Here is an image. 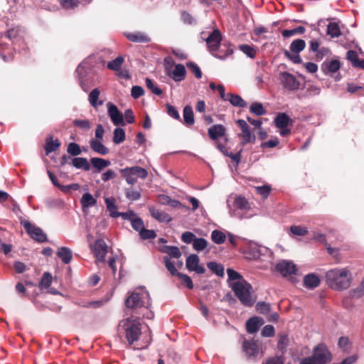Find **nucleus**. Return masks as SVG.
<instances>
[{"label":"nucleus","mask_w":364,"mask_h":364,"mask_svg":"<svg viewBox=\"0 0 364 364\" xmlns=\"http://www.w3.org/2000/svg\"><path fill=\"white\" fill-rule=\"evenodd\" d=\"M117 333L124 336L129 345L138 341L141 334V323L137 316H131L119 321Z\"/></svg>","instance_id":"f257e3e1"},{"label":"nucleus","mask_w":364,"mask_h":364,"mask_svg":"<svg viewBox=\"0 0 364 364\" xmlns=\"http://www.w3.org/2000/svg\"><path fill=\"white\" fill-rule=\"evenodd\" d=\"M351 272L348 268H334L326 273V284L335 290H343L350 285Z\"/></svg>","instance_id":"f03ea898"},{"label":"nucleus","mask_w":364,"mask_h":364,"mask_svg":"<svg viewBox=\"0 0 364 364\" xmlns=\"http://www.w3.org/2000/svg\"><path fill=\"white\" fill-rule=\"evenodd\" d=\"M149 292L144 288L135 289L126 299L127 308L132 309L136 313L141 309H148L151 306Z\"/></svg>","instance_id":"7ed1b4c3"},{"label":"nucleus","mask_w":364,"mask_h":364,"mask_svg":"<svg viewBox=\"0 0 364 364\" xmlns=\"http://www.w3.org/2000/svg\"><path fill=\"white\" fill-rule=\"evenodd\" d=\"M230 287L242 304L253 305L255 299L252 296V286L245 279L231 282Z\"/></svg>","instance_id":"20e7f679"},{"label":"nucleus","mask_w":364,"mask_h":364,"mask_svg":"<svg viewBox=\"0 0 364 364\" xmlns=\"http://www.w3.org/2000/svg\"><path fill=\"white\" fill-rule=\"evenodd\" d=\"M209 52L215 58L221 60L225 59L233 53V48H228L225 54L216 53L221 46L222 34L218 29L213 31L205 39Z\"/></svg>","instance_id":"39448f33"},{"label":"nucleus","mask_w":364,"mask_h":364,"mask_svg":"<svg viewBox=\"0 0 364 364\" xmlns=\"http://www.w3.org/2000/svg\"><path fill=\"white\" fill-rule=\"evenodd\" d=\"M331 359V355L326 346L319 344L314 349L311 356L302 359L300 364H326Z\"/></svg>","instance_id":"423d86ee"},{"label":"nucleus","mask_w":364,"mask_h":364,"mask_svg":"<svg viewBox=\"0 0 364 364\" xmlns=\"http://www.w3.org/2000/svg\"><path fill=\"white\" fill-rule=\"evenodd\" d=\"M119 172L122 176L125 178L126 182L129 185H134L138 178L144 179L148 176V171L145 168L138 166L122 168L119 170Z\"/></svg>","instance_id":"0eeeda50"},{"label":"nucleus","mask_w":364,"mask_h":364,"mask_svg":"<svg viewBox=\"0 0 364 364\" xmlns=\"http://www.w3.org/2000/svg\"><path fill=\"white\" fill-rule=\"evenodd\" d=\"M245 257L248 259H257L260 256L269 254L271 255L272 252L269 249L264 246H259L256 242L252 241L248 242L247 246L243 252Z\"/></svg>","instance_id":"6e6552de"},{"label":"nucleus","mask_w":364,"mask_h":364,"mask_svg":"<svg viewBox=\"0 0 364 364\" xmlns=\"http://www.w3.org/2000/svg\"><path fill=\"white\" fill-rule=\"evenodd\" d=\"M276 269L284 277H289L292 283L296 282L291 276L297 274V268L294 263L288 260H281L276 265Z\"/></svg>","instance_id":"1a4fd4ad"},{"label":"nucleus","mask_w":364,"mask_h":364,"mask_svg":"<svg viewBox=\"0 0 364 364\" xmlns=\"http://www.w3.org/2000/svg\"><path fill=\"white\" fill-rule=\"evenodd\" d=\"M237 124L241 129V133L238 135L241 139V144L245 145L249 143H254L255 141V135L251 132L248 124L244 119H237Z\"/></svg>","instance_id":"9d476101"},{"label":"nucleus","mask_w":364,"mask_h":364,"mask_svg":"<svg viewBox=\"0 0 364 364\" xmlns=\"http://www.w3.org/2000/svg\"><path fill=\"white\" fill-rule=\"evenodd\" d=\"M23 225L27 232V233L32 237L33 240L39 242H43L47 240L46 235L43 232V230L36 225H33L28 220H26L23 223Z\"/></svg>","instance_id":"9b49d317"},{"label":"nucleus","mask_w":364,"mask_h":364,"mask_svg":"<svg viewBox=\"0 0 364 364\" xmlns=\"http://www.w3.org/2000/svg\"><path fill=\"white\" fill-rule=\"evenodd\" d=\"M166 70L168 75L176 82L184 79L186 73V68L182 64L175 65H166Z\"/></svg>","instance_id":"f8f14e48"},{"label":"nucleus","mask_w":364,"mask_h":364,"mask_svg":"<svg viewBox=\"0 0 364 364\" xmlns=\"http://www.w3.org/2000/svg\"><path fill=\"white\" fill-rule=\"evenodd\" d=\"M280 80L284 87L289 90H296L300 85V82L296 77L287 72L281 74Z\"/></svg>","instance_id":"ddd939ff"},{"label":"nucleus","mask_w":364,"mask_h":364,"mask_svg":"<svg viewBox=\"0 0 364 364\" xmlns=\"http://www.w3.org/2000/svg\"><path fill=\"white\" fill-rule=\"evenodd\" d=\"M199 257L198 255L192 254L186 259V266L188 271L195 272L197 274H204L205 267L199 264Z\"/></svg>","instance_id":"4468645a"},{"label":"nucleus","mask_w":364,"mask_h":364,"mask_svg":"<svg viewBox=\"0 0 364 364\" xmlns=\"http://www.w3.org/2000/svg\"><path fill=\"white\" fill-rule=\"evenodd\" d=\"M107 106V113L112 123L116 126L124 124L123 114L119 111L117 107L111 102H108Z\"/></svg>","instance_id":"2eb2a0df"},{"label":"nucleus","mask_w":364,"mask_h":364,"mask_svg":"<svg viewBox=\"0 0 364 364\" xmlns=\"http://www.w3.org/2000/svg\"><path fill=\"white\" fill-rule=\"evenodd\" d=\"M95 255L97 260L104 261L107 252V247L103 240H97L94 246Z\"/></svg>","instance_id":"dca6fc26"},{"label":"nucleus","mask_w":364,"mask_h":364,"mask_svg":"<svg viewBox=\"0 0 364 364\" xmlns=\"http://www.w3.org/2000/svg\"><path fill=\"white\" fill-rule=\"evenodd\" d=\"M264 323L263 318L255 316L249 320L246 323L247 331L249 333H255L258 331L259 328Z\"/></svg>","instance_id":"f3484780"},{"label":"nucleus","mask_w":364,"mask_h":364,"mask_svg":"<svg viewBox=\"0 0 364 364\" xmlns=\"http://www.w3.org/2000/svg\"><path fill=\"white\" fill-rule=\"evenodd\" d=\"M151 215L160 223H169L171 217L164 211L155 208L153 206L149 207Z\"/></svg>","instance_id":"a211bd4d"},{"label":"nucleus","mask_w":364,"mask_h":364,"mask_svg":"<svg viewBox=\"0 0 364 364\" xmlns=\"http://www.w3.org/2000/svg\"><path fill=\"white\" fill-rule=\"evenodd\" d=\"M127 38L134 43H148L150 41L149 37L142 32H133L125 34Z\"/></svg>","instance_id":"6ab92c4d"},{"label":"nucleus","mask_w":364,"mask_h":364,"mask_svg":"<svg viewBox=\"0 0 364 364\" xmlns=\"http://www.w3.org/2000/svg\"><path fill=\"white\" fill-rule=\"evenodd\" d=\"M292 122V119L285 113L278 114L274 119V123L277 128L288 127Z\"/></svg>","instance_id":"aec40b11"},{"label":"nucleus","mask_w":364,"mask_h":364,"mask_svg":"<svg viewBox=\"0 0 364 364\" xmlns=\"http://www.w3.org/2000/svg\"><path fill=\"white\" fill-rule=\"evenodd\" d=\"M320 284V279L315 274H309L304 278V285L308 289H314Z\"/></svg>","instance_id":"412c9836"},{"label":"nucleus","mask_w":364,"mask_h":364,"mask_svg":"<svg viewBox=\"0 0 364 364\" xmlns=\"http://www.w3.org/2000/svg\"><path fill=\"white\" fill-rule=\"evenodd\" d=\"M225 129L221 124H215L208 129V135L213 140L217 139L220 136H224Z\"/></svg>","instance_id":"4be33fe9"},{"label":"nucleus","mask_w":364,"mask_h":364,"mask_svg":"<svg viewBox=\"0 0 364 364\" xmlns=\"http://www.w3.org/2000/svg\"><path fill=\"white\" fill-rule=\"evenodd\" d=\"M243 349L247 356H255L259 353V347L254 341H245Z\"/></svg>","instance_id":"5701e85b"},{"label":"nucleus","mask_w":364,"mask_h":364,"mask_svg":"<svg viewBox=\"0 0 364 364\" xmlns=\"http://www.w3.org/2000/svg\"><path fill=\"white\" fill-rule=\"evenodd\" d=\"M101 141L97 139H92L90 142V147L99 154L107 155L109 153V149Z\"/></svg>","instance_id":"b1692460"},{"label":"nucleus","mask_w":364,"mask_h":364,"mask_svg":"<svg viewBox=\"0 0 364 364\" xmlns=\"http://www.w3.org/2000/svg\"><path fill=\"white\" fill-rule=\"evenodd\" d=\"M341 67L340 62L338 60H333L328 63H323L322 69L326 74H333L336 73Z\"/></svg>","instance_id":"393cba45"},{"label":"nucleus","mask_w":364,"mask_h":364,"mask_svg":"<svg viewBox=\"0 0 364 364\" xmlns=\"http://www.w3.org/2000/svg\"><path fill=\"white\" fill-rule=\"evenodd\" d=\"M80 203L82 210H85L90 206H93L97 203V199L95 198L90 193H85L82 195L80 199Z\"/></svg>","instance_id":"a878e982"},{"label":"nucleus","mask_w":364,"mask_h":364,"mask_svg":"<svg viewBox=\"0 0 364 364\" xmlns=\"http://www.w3.org/2000/svg\"><path fill=\"white\" fill-rule=\"evenodd\" d=\"M100 95V91L98 88L92 90L89 95L88 100L94 108H97L99 106H102L104 103L102 100H98Z\"/></svg>","instance_id":"bb28decb"},{"label":"nucleus","mask_w":364,"mask_h":364,"mask_svg":"<svg viewBox=\"0 0 364 364\" xmlns=\"http://www.w3.org/2000/svg\"><path fill=\"white\" fill-rule=\"evenodd\" d=\"M57 255L65 264L70 263L73 258L71 250L66 247H60L57 252Z\"/></svg>","instance_id":"cd10ccee"},{"label":"nucleus","mask_w":364,"mask_h":364,"mask_svg":"<svg viewBox=\"0 0 364 364\" xmlns=\"http://www.w3.org/2000/svg\"><path fill=\"white\" fill-rule=\"evenodd\" d=\"M72 164L77 168H82L85 171L90 169V165L85 158L76 157L72 159Z\"/></svg>","instance_id":"c85d7f7f"},{"label":"nucleus","mask_w":364,"mask_h":364,"mask_svg":"<svg viewBox=\"0 0 364 364\" xmlns=\"http://www.w3.org/2000/svg\"><path fill=\"white\" fill-rule=\"evenodd\" d=\"M327 34L331 38H338L341 35L338 23L331 22L327 26Z\"/></svg>","instance_id":"c756f323"},{"label":"nucleus","mask_w":364,"mask_h":364,"mask_svg":"<svg viewBox=\"0 0 364 364\" xmlns=\"http://www.w3.org/2000/svg\"><path fill=\"white\" fill-rule=\"evenodd\" d=\"M90 161L93 167L99 171L110 165L109 161L98 157L92 158Z\"/></svg>","instance_id":"7c9ffc66"},{"label":"nucleus","mask_w":364,"mask_h":364,"mask_svg":"<svg viewBox=\"0 0 364 364\" xmlns=\"http://www.w3.org/2000/svg\"><path fill=\"white\" fill-rule=\"evenodd\" d=\"M183 117L187 125H193L195 122L193 109L191 106H186L183 109Z\"/></svg>","instance_id":"2f4dec72"},{"label":"nucleus","mask_w":364,"mask_h":364,"mask_svg":"<svg viewBox=\"0 0 364 364\" xmlns=\"http://www.w3.org/2000/svg\"><path fill=\"white\" fill-rule=\"evenodd\" d=\"M229 97L228 100L235 107H245L247 103L242 100V98L238 95L228 94Z\"/></svg>","instance_id":"473e14b6"},{"label":"nucleus","mask_w":364,"mask_h":364,"mask_svg":"<svg viewBox=\"0 0 364 364\" xmlns=\"http://www.w3.org/2000/svg\"><path fill=\"white\" fill-rule=\"evenodd\" d=\"M207 267L216 275L219 277H223L224 275V267L222 264L215 262H210L207 264Z\"/></svg>","instance_id":"72a5a7b5"},{"label":"nucleus","mask_w":364,"mask_h":364,"mask_svg":"<svg viewBox=\"0 0 364 364\" xmlns=\"http://www.w3.org/2000/svg\"><path fill=\"white\" fill-rule=\"evenodd\" d=\"M306 47V43L302 39H296L291 42L290 45V51L292 53H300Z\"/></svg>","instance_id":"f704fd0d"},{"label":"nucleus","mask_w":364,"mask_h":364,"mask_svg":"<svg viewBox=\"0 0 364 364\" xmlns=\"http://www.w3.org/2000/svg\"><path fill=\"white\" fill-rule=\"evenodd\" d=\"M125 132L122 128H116L113 132V142L116 144L122 143L125 140Z\"/></svg>","instance_id":"c9c22d12"},{"label":"nucleus","mask_w":364,"mask_h":364,"mask_svg":"<svg viewBox=\"0 0 364 364\" xmlns=\"http://www.w3.org/2000/svg\"><path fill=\"white\" fill-rule=\"evenodd\" d=\"M226 239V235L224 232L215 230L211 232V240L218 245L223 244Z\"/></svg>","instance_id":"e433bc0d"},{"label":"nucleus","mask_w":364,"mask_h":364,"mask_svg":"<svg viewBox=\"0 0 364 364\" xmlns=\"http://www.w3.org/2000/svg\"><path fill=\"white\" fill-rule=\"evenodd\" d=\"M234 205L239 210H247L250 208L247 200L241 196H237L234 200Z\"/></svg>","instance_id":"4c0bfd02"},{"label":"nucleus","mask_w":364,"mask_h":364,"mask_svg":"<svg viewBox=\"0 0 364 364\" xmlns=\"http://www.w3.org/2000/svg\"><path fill=\"white\" fill-rule=\"evenodd\" d=\"M124 193H125L126 198L130 200H139L141 197L140 191L132 188H125Z\"/></svg>","instance_id":"58836bf2"},{"label":"nucleus","mask_w":364,"mask_h":364,"mask_svg":"<svg viewBox=\"0 0 364 364\" xmlns=\"http://www.w3.org/2000/svg\"><path fill=\"white\" fill-rule=\"evenodd\" d=\"M218 148L224 155L231 158L237 164H239L240 161V151L235 154H232V152H228L226 147L223 144H218Z\"/></svg>","instance_id":"ea45409f"},{"label":"nucleus","mask_w":364,"mask_h":364,"mask_svg":"<svg viewBox=\"0 0 364 364\" xmlns=\"http://www.w3.org/2000/svg\"><path fill=\"white\" fill-rule=\"evenodd\" d=\"M60 146V142L58 139L53 140L52 138H49L45 146L46 154H48L50 152L55 151Z\"/></svg>","instance_id":"a19ab883"},{"label":"nucleus","mask_w":364,"mask_h":364,"mask_svg":"<svg viewBox=\"0 0 364 364\" xmlns=\"http://www.w3.org/2000/svg\"><path fill=\"white\" fill-rule=\"evenodd\" d=\"M75 304L85 308H99L100 307L103 302L102 301H77Z\"/></svg>","instance_id":"79ce46f5"},{"label":"nucleus","mask_w":364,"mask_h":364,"mask_svg":"<svg viewBox=\"0 0 364 364\" xmlns=\"http://www.w3.org/2000/svg\"><path fill=\"white\" fill-rule=\"evenodd\" d=\"M123 63H124L123 57L118 56L114 60H113L107 63V68L109 70L118 71L120 70Z\"/></svg>","instance_id":"37998d69"},{"label":"nucleus","mask_w":364,"mask_h":364,"mask_svg":"<svg viewBox=\"0 0 364 364\" xmlns=\"http://www.w3.org/2000/svg\"><path fill=\"white\" fill-rule=\"evenodd\" d=\"M250 111L257 116L263 115L266 113L265 109L262 105L259 102H253L250 107Z\"/></svg>","instance_id":"c03bdc74"},{"label":"nucleus","mask_w":364,"mask_h":364,"mask_svg":"<svg viewBox=\"0 0 364 364\" xmlns=\"http://www.w3.org/2000/svg\"><path fill=\"white\" fill-rule=\"evenodd\" d=\"M163 251L173 258L178 259L181 256L180 250L176 246H165Z\"/></svg>","instance_id":"a18cd8bd"},{"label":"nucleus","mask_w":364,"mask_h":364,"mask_svg":"<svg viewBox=\"0 0 364 364\" xmlns=\"http://www.w3.org/2000/svg\"><path fill=\"white\" fill-rule=\"evenodd\" d=\"M208 246V242L204 238H196L193 243V248L198 252L203 251Z\"/></svg>","instance_id":"49530a36"},{"label":"nucleus","mask_w":364,"mask_h":364,"mask_svg":"<svg viewBox=\"0 0 364 364\" xmlns=\"http://www.w3.org/2000/svg\"><path fill=\"white\" fill-rule=\"evenodd\" d=\"M227 274H228V277L229 284L231 282L245 279L242 275H240L237 272H236L232 269H228Z\"/></svg>","instance_id":"de8ad7c7"},{"label":"nucleus","mask_w":364,"mask_h":364,"mask_svg":"<svg viewBox=\"0 0 364 364\" xmlns=\"http://www.w3.org/2000/svg\"><path fill=\"white\" fill-rule=\"evenodd\" d=\"M239 49L250 58H254L256 55V51L254 48L247 44L240 45Z\"/></svg>","instance_id":"09e8293b"},{"label":"nucleus","mask_w":364,"mask_h":364,"mask_svg":"<svg viewBox=\"0 0 364 364\" xmlns=\"http://www.w3.org/2000/svg\"><path fill=\"white\" fill-rule=\"evenodd\" d=\"M52 282V276L48 272H45L42 277V279L40 282V287L41 289H47L48 288Z\"/></svg>","instance_id":"8fccbe9b"},{"label":"nucleus","mask_w":364,"mask_h":364,"mask_svg":"<svg viewBox=\"0 0 364 364\" xmlns=\"http://www.w3.org/2000/svg\"><path fill=\"white\" fill-rule=\"evenodd\" d=\"M131 223L133 229L138 231L139 232H140L144 228V222L139 218L136 217L134 219H131Z\"/></svg>","instance_id":"3c124183"},{"label":"nucleus","mask_w":364,"mask_h":364,"mask_svg":"<svg viewBox=\"0 0 364 364\" xmlns=\"http://www.w3.org/2000/svg\"><path fill=\"white\" fill-rule=\"evenodd\" d=\"M73 124L83 130H88L91 127L90 122L87 119H75Z\"/></svg>","instance_id":"603ef678"},{"label":"nucleus","mask_w":364,"mask_h":364,"mask_svg":"<svg viewBox=\"0 0 364 364\" xmlns=\"http://www.w3.org/2000/svg\"><path fill=\"white\" fill-rule=\"evenodd\" d=\"M67 151L68 154H71L72 156H77L80 155L81 153V150L80 148V146L74 142L70 143Z\"/></svg>","instance_id":"864d4df0"},{"label":"nucleus","mask_w":364,"mask_h":364,"mask_svg":"<svg viewBox=\"0 0 364 364\" xmlns=\"http://www.w3.org/2000/svg\"><path fill=\"white\" fill-rule=\"evenodd\" d=\"M256 191L261 195L262 198H267L271 191V187L268 185L255 187Z\"/></svg>","instance_id":"5fc2aeb1"},{"label":"nucleus","mask_w":364,"mask_h":364,"mask_svg":"<svg viewBox=\"0 0 364 364\" xmlns=\"http://www.w3.org/2000/svg\"><path fill=\"white\" fill-rule=\"evenodd\" d=\"M146 85L154 94L156 95H161L162 94V90L156 87L151 79H146Z\"/></svg>","instance_id":"6e6d98bb"},{"label":"nucleus","mask_w":364,"mask_h":364,"mask_svg":"<svg viewBox=\"0 0 364 364\" xmlns=\"http://www.w3.org/2000/svg\"><path fill=\"white\" fill-rule=\"evenodd\" d=\"M177 276L188 289L193 288L192 279L189 276L183 273H177Z\"/></svg>","instance_id":"4d7b16f0"},{"label":"nucleus","mask_w":364,"mask_h":364,"mask_svg":"<svg viewBox=\"0 0 364 364\" xmlns=\"http://www.w3.org/2000/svg\"><path fill=\"white\" fill-rule=\"evenodd\" d=\"M196 238V235L189 231L184 232L181 235V240L186 244H193Z\"/></svg>","instance_id":"13d9d810"},{"label":"nucleus","mask_w":364,"mask_h":364,"mask_svg":"<svg viewBox=\"0 0 364 364\" xmlns=\"http://www.w3.org/2000/svg\"><path fill=\"white\" fill-rule=\"evenodd\" d=\"M166 269L170 272L172 275H177L179 273L175 267L173 263L171 261L168 256L164 257Z\"/></svg>","instance_id":"bf43d9fd"},{"label":"nucleus","mask_w":364,"mask_h":364,"mask_svg":"<svg viewBox=\"0 0 364 364\" xmlns=\"http://www.w3.org/2000/svg\"><path fill=\"white\" fill-rule=\"evenodd\" d=\"M257 311L262 314H267L270 311V305L265 302H259L256 305Z\"/></svg>","instance_id":"052dcab7"},{"label":"nucleus","mask_w":364,"mask_h":364,"mask_svg":"<svg viewBox=\"0 0 364 364\" xmlns=\"http://www.w3.org/2000/svg\"><path fill=\"white\" fill-rule=\"evenodd\" d=\"M139 235L143 240L153 239L156 236V232L153 230H147L145 228L139 232Z\"/></svg>","instance_id":"680f3d73"},{"label":"nucleus","mask_w":364,"mask_h":364,"mask_svg":"<svg viewBox=\"0 0 364 364\" xmlns=\"http://www.w3.org/2000/svg\"><path fill=\"white\" fill-rule=\"evenodd\" d=\"M284 55L287 58L290 59L294 63H301V59L299 55V53H292L290 50H286Z\"/></svg>","instance_id":"e2e57ef3"},{"label":"nucleus","mask_w":364,"mask_h":364,"mask_svg":"<svg viewBox=\"0 0 364 364\" xmlns=\"http://www.w3.org/2000/svg\"><path fill=\"white\" fill-rule=\"evenodd\" d=\"M187 66L197 78L200 79L202 77V72L196 64L194 63H189L187 64Z\"/></svg>","instance_id":"0e129e2a"},{"label":"nucleus","mask_w":364,"mask_h":364,"mask_svg":"<svg viewBox=\"0 0 364 364\" xmlns=\"http://www.w3.org/2000/svg\"><path fill=\"white\" fill-rule=\"evenodd\" d=\"M131 94L133 98L137 99L144 94V91L141 86L135 85L132 87Z\"/></svg>","instance_id":"69168bd1"},{"label":"nucleus","mask_w":364,"mask_h":364,"mask_svg":"<svg viewBox=\"0 0 364 364\" xmlns=\"http://www.w3.org/2000/svg\"><path fill=\"white\" fill-rule=\"evenodd\" d=\"M274 328L272 325L265 326L262 331V336L264 337H272L274 335Z\"/></svg>","instance_id":"338daca9"},{"label":"nucleus","mask_w":364,"mask_h":364,"mask_svg":"<svg viewBox=\"0 0 364 364\" xmlns=\"http://www.w3.org/2000/svg\"><path fill=\"white\" fill-rule=\"evenodd\" d=\"M291 231L294 235H305L307 234L308 231L305 228L301 226H291Z\"/></svg>","instance_id":"774afa93"}]
</instances>
